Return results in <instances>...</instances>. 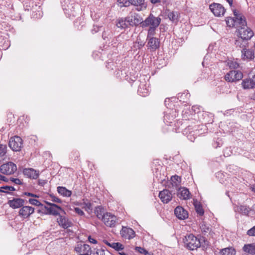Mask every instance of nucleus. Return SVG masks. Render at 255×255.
Masks as SVG:
<instances>
[{
	"label": "nucleus",
	"mask_w": 255,
	"mask_h": 255,
	"mask_svg": "<svg viewBox=\"0 0 255 255\" xmlns=\"http://www.w3.org/2000/svg\"><path fill=\"white\" fill-rule=\"evenodd\" d=\"M185 247L189 250L194 251L201 247L200 239L193 234H187L183 239Z\"/></svg>",
	"instance_id": "nucleus-1"
},
{
	"label": "nucleus",
	"mask_w": 255,
	"mask_h": 255,
	"mask_svg": "<svg viewBox=\"0 0 255 255\" xmlns=\"http://www.w3.org/2000/svg\"><path fill=\"white\" fill-rule=\"evenodd\" d=\"M234 17H227L226 19L227 24L229 27H233L236 25L238 27L240 25L245 26L246 21L245 17L236 9L233 10Z\"/></svg>",
	"instance_id": "nucleus-2"
},
{
	"label": "nucleus",
	"mask_w": 255,
	"mask_h": 255,
	"mask_svg": "<svg viewBox=\"0 0 255 255\" xmlns=\"http://www.w3.org/2000/svg\"><path fill=\"white\" fill-rule=\"evenodd\" d=\"M237 32L238 35L242 39L249 40L254 36L253 31L249 27H247V24L245 26L240 25L238 26Z\"/></svg>",
	"instance_id": "nucleus-3"
},
{
	"label": "nucleus",
	"mask_w": 255,
	"mask_h": 255,
	"mask_svg": "<svg viewBox=\"0 0 255 255\" xmlns=\"http://www.w3.org/2000/svg\"><path fill=\"white\" fill-rule=\"evenodd\" d=\"M8 144L13 151H19L23 147V140L20 137L15 135L10 138Z\"/></svg>",
	"instance_id": "nucleus-4"
},
{
	"label": "nucleus",
	"mask_w": 255,
	"mask_h": 255,
	"mask_svg": "<svg viewBox=\"0 0 255 255\" xmlns=\"http://www.w3.org/2000/svg\"><path fill=\"white\" fill-rule=\"evenodd\" d=\"M102 221L107 227H115L118 223V218L115 215L110 212H106Z\"/></svg>",
	"instance_id": "nucleus-5"
},
{
	"label": "nucleus",
	"mask_w": 255,
	"mask_h": 255,
	"mask_svg": "<svg viewBox=\"0 0 255 255\" xmlns=\"http://www.w3.org/2000/svg\"><path fill=\"white\" fill-rule=\"evenodd\" d=\"M161 22V18L159 17H155L153 14H150L143 21L141 24L142 27L148 26L157 27Z\"/></svg>",
	"instance_id": "nucleus-6"
},
{
	"label": "nucleus",
	"mask_w": 255,
	"mask_h": 255,
	"mask_svg": "<svg viewBox=\"0 0 255 255\" xmlns=\"http://www.w3.org/2000/svg\"><path fill=\"white\" fill-rule=\"evenodd\" d=\"M164 104L167 108L170 110H175V112L176 111H178L180 110H182V112H183L184 110H185L184 109H178V108L181 107V105H180L178 101L175 97L166 98L164 101Z\"/></svg>",
	"instance_id": "nucleus-7"
},
{
	"label": "nucleus",
	"mask_w": 255,
	"mask_h": 255,
	"mask_svg": "<svg viewBox=\"0 0 255 255\" xmlns=\"http://www.w3.org/2000/svg\"><path fill=\"white\" fill-rule=\"evenodd\" d=\"M17 170V166L12 162H7L2 164L0 167L1 173L5 175H11Z\"/></svg>",
	"instance_id": "nucleus-8"
},
{
	"label": "nucleus",
	"mask_w": 255,
	"mask_h": 255,
	"mask_svg": "<svg viewBox=\"0 0 255 255\" xmlns=\"http://www.w3.org/2000/svg\"><path fill=\"white\" fill-rule=\"evenodd\" d=\"M243 75L242 72L232 70L226 74L225 76V79L229 82H234L240 81L243 78Z\"/></svg>",
	"instance_id": "nucleus-9"
},
{
	"label": "nucleus",
	"mask_w": 255,
	"mask_h": 255,
	"mask_svg": "<svg viewBox=\"0 0 255 255\" xmlns=\"http://www.w3.org/2000/svg\"><path fill=\"white\" fill-rule=\"evenodd\" d=\"M149 83L145 80V78L141 79L137 90L138 94L142 97L147 96L149 92Z\"/></svg>",
	"instance_id": "nucleus-10"
},
{
	"label": "nucleus",
	"mask_w": 255,
	"mask_h": 255,
	"mask_svg": "<svg viewBox=\"0 0 255 255\" xmlns=\"http://www.w3.org/2000/svg\"><path fill=\"white\" fill-rule=\"evenodd\" d=\"M128 22L130 26H137L142 22V18L140 15L136 13H131L127 17Z\"/></svg>",
	"instance_id": "nucleus-11"
},
{
	"label": "nucleus",
	"mask_w": 255,
	"mask_h": 255,
	"mask_svg": "<svg viewBox=\"0 0 255 255\" xmlns=\"http://www.w3.org/2000/svg\"><path fill=\"white\" fill-rule=\"evenodd\" d=\"M34 208L29 206H22L18 211V215L23 219L29 218L34 212Z\"/></svg>",
	"instance_id": "nucleus-12"
},
{
	"label": "nucleus",
	"mask_w": 255,
	"mask_h": 255,
	"mask_svg": "<svg viewBox=\"0 0 255 255\" xmlns=\"http://www.w3.org/2000/svg\"><path fill=\"white\" fill-rule=\"evenodd\" d=\"M75 251L80 255H90L91 254V247L87 244H77L75 248Z\"/></svg>",
	"instance_id": "nucleus-13"
},
{
	"label": "nucleus",
	"mask_w": 255,
	"mask_h": 255,
	"mask_svg": "<svg viewBox=\"0 0 255 255\" xmlns=\"http://www.w3.org/2000/svg\"><path fill=\"white\" fill-rule=\"evenodd\" d=\"M209 8L216 16L223 15L225 12L224 7L219 3H213L210 5Z\"/></svg>",
	"instance_id": "nucleus-14"
},
{
	"label": "nucleus",
	"mask_w": 255,
	"mask_h": 255,
	"mask_svg": "<svg viewBox=\"0 0 255 255\" xmlns=\"http://www.w3.org/2000/svg\"><path fill=\"white\" fill-rule=\"evenodd\" d=\"M120 234L123 238L130 240L135 237V232L133 229L128 227L123 226L120 231Z\"/></svg>",
	"instance_id": "nucleus-15"
},
{
	"label": "nucleus",
	"mask_w": 255,
	"mask_h": 255,
	"mask_svg": "<svg viewBox=\"0 0 255 255\" xmlns=\"http://www.w3.org/2000/svg\"><path fill=\"white\" fill-rule=\"evenodd\" d=\"M158 197L164 204L169 203L172 199V193L167 189H164L159 192Z\"/></svg>",
	"instance_id": "nucleus-16"
},
{
	"label": "nucleus",
	"mask_w": 255,
	"mask_h": 255,
	"mask_svg": "<svg viewBox=\"0 0 255 255\" xmlns=\"http://www.w3.org/2000/svg\"><path fill=\"white\" fill-rule=\"evenodd\" d=\"M144 0H126L123 6H128L131 4L137 6V10H142L143 8H145L146 7L144 3Z\"/></svg>",
	"instance_id": "nucleus-17"
},
{
	"label": "nucleus",
	"mask_w": 255,
	"mask_h": 255,
	"mask_svg": "<svg viewBox=\"0 0 255 255\" xmlns=\"http://www.w3.org/2000/svg\"><path fill=\"white\" fill-rule=\"evenodd\" d=\"M241 53V58L244 61H250L255 58V52L253 50L244 47Z\"/></svg>",
	"instance_id": "nucleus-18"
},
{
	"label": "nucleus",
	"mask_w": 255,
	"mask_h": 255,
	"mask_svg": "<svg viewBox=\"0 0 255 255\" xmlns=\"http://www.w3.org/2000/svg\"><path fill=\"white\" fill-rule=\"evenodd\" d=\"M147 47L151 51H155L160 47V41L156 37H150L147 38Z\"/></svg>",
	"instance_id": "nucleus-19"
},
{
	"label": "nucleus",
	"mask_w": 255,
	"mask_h": 255,
	"mask_svg": "<svg viewBox=\"0 0 255 255\" xmlns=\"http://www.w3.org/2000/svg\"><path fill=\"white\" fill-rule=\"evenodd\" d=\"M23 174L26 177L33 179H36L39 175V171L32 168H24L23 170Z\"/></svg>",
	"instance_id": "nucleus-20"
},
{
	"label": "nucleus",
	"mask_w": 255,
	"mask_h": 255,
	"mask_svg": "<svg viewBox=\"0 0 255 255\" xmlns=\"http://www.w3.org/2000/svg\"><path fill=\"white\" fill-rule=\"evenodd\" d=\"M242 85L244 89H250L255 88V75L251 78H246L243 80Z\"/></svg>",
	"instance_id": "nucleus-21"
},
{
	"label": "nucleus",
	"mask_w": 255,
	"mask_h": 255,
	"mask_svg": "<svg viewBox=\"0 0 255 255\" xmlns=\"http://www.w3.org/2000/svg\"><path fill=\"white\" fill-rule=\"evenodd\" d=\"M45 202L47 205L49 206L48 212H47V213H49V215L57 216L59 215V211H62L61 207L54 203H51L48 201H45Z\"/></svg>",
	"instance_id": "nucleus-22"
},
{
	"label": "nucleus",
	"mask_w": 255,
	"mask_h": 255,
	"mask_svg": "<svg viewBox=\"0 0 255 255\" xmlns=\"http://www.w3.org/2000/svg\"><path fill=\"white\" fill-rule=\"evenodd\" d=\"M8 205L12 209H17L21 207L24 204V200L21 198H13L8 200Z\"/></svg>",
	"instance_id": "nucleus-23"
},
{
	"label": "nucleus",
	"mask_w": 255,
	"mask_h": 255,
	"mask_svg": "<svg viewBox=\"0 0 255 255\" xmlns=\"http://www.w3.org/2000/svg\"><path fill=\"white\" fill-rule=\"evenodd\" d=\"M190 95L188 91H184L182 93H179L177 95L176 98L177 101L179 100L178 102L181 106H186V104H183V103L186 102L189 98Z\"/></svg>",
	"instance_id": "nucleus-24"
},
{
	"label": "nucleus",
	"mask_w": 255,
	"mask_h": 255,
	"mask_svg": "<svg viewBox=\"0 0 255 255\" xmlns=\"http://www.w3.org/2000/svg\"><path fill=\"white\" fill-rule=\"evenodd\" d=\"M175 216L179 219L183 220L188 218L187 212L181 206L177 207L174 210Z\"/></svg>",
	"instance_id": "nucleus-25"
},
{
	"label": "nucleus",
	"mask_w": 255,
	"mask_h": 255,
	"mask_svg": "<svg viewBox=\"0 0 255 255\" xmlns=\"http://www.w3.org/2000/svg\"><path fill=\"white\" fill-rule=\"evenodd\" d=\"M177 196L180 199L187 200L190 198L191 194L187 188L180 187L178 190Z\"/></svg>",
	"instance_id": "nucleus-26"
},
{
	"label": "nucleus",
	"mask_w": 255,
	"mask_h": 255,
	"mask_svg": "<svg viewBox=\"0 0 255 255\" xmlns=\"http://www.w3.org/2000/svg\"><path fill=\"white\" fill-rule=\"evenodd\" d=\"M57 222L59 226L64 229H67L72 226V223L65 217L59 216L57 218Z\"/></svg>",
	"instance_id": "nucleus-27"
},
{
	"label": "nucleus",
	"mask_w": 255,
	"mask_h": 255,
	"mask_svg": "<svg viewBox=\"0 0 255 255\" xmlns=\"http://www.w3.org/2000/svg\"><path fill=\"white\" fill-rule=\"evenodd\" d=\"M243 250L246 253L251 255H255V243L245 244L243 248Z\"/></svg>",
	"instance_id": "nucleus-28"
},
{
	"label": "nucleus",
	"mask_w": 255,
	"mask_h": 255,
	"mask_svg": "<svg viewBox=\"0 0 255 255\" xmlns=\"http://www.w3.org/2000/svg\"><path fill=\"white\" fill-rule=\"evenodd\" d=\"M116 25L118 28H120L121 29H126L129 25L128 22L127 17L125 18H119L118 19Z\"/></svg>",
	"instance_id": "nucleus-29"
},
{
	"label": "nucleus",
	"mask_w": 255,
	"mask_h": 255,
	"mask_svg": "<svg viewBox=\"0 0 255 255\" xmlns=\"http://www.w3.org/2000/svg\"><path fill=\"white\" fill-rule=\"evenodd\" d=\"M105 243L118 252L122 251L124 249V246L120 243H110L106 241Z\"/></svg>",
	"instance_id": "nucleus-30"
},
{
	"label": "nucleus",
	"mask_w": 255,
	"mask_h": 255,
	"mask_svg": "<svg viewBox=\"0 0 255 255\" xmlns=\"http://www.w3.org/2000/svg\"><path fill=\"white\" fill-rule=\"evenodd\" d=\"M57 192L64 197H69L72 195L71 191L68 190L66 187L63 186H58L57 187Z\"/></svg>",
	"instance_id": "nucleus-31"
},
{
	"label": "nucleus",
	"mask_w": 255,
	"mask_h": 255,
	"mask_svg": "<svg viewBox=\"0 0 255 255\" xmlns=\"http://www.w3.org/2000/svg\"><path fill=\"white\" fill-rule=\"evenodd\" d=\"M76 205H80V204ZM82 206V208L86 212L89 213L92 211V204L87 199H83L82 203L80 204Z\"/></svg>",
	"instance_id": "nucleus-32"
},
{
	"label": "nucleus",
	"mask_w": 255,
	"mask_h": 255,
	"mask_svg": "<svg viewBox=\"0 0 255 255\" xmlns=\"http://www.w3.org/2000/svg\"><path fill=\"white\" fill-rule=\"evenodd\" d=\"M236 253V250L233 247L224 248L220 252V255H235Z\"/></svg>",
	"instance_id": "nucleus-33"
},
{
	"label": "nucleus",
	"mask_w": 255,
	"mask_h": 255,
	"mask_svg": "<svg viewBox=\"0 0 255 255\" xmlns=\"http://www.w3.org/2000/svg\"><path fill=\"white\" fill-rule=\"evenodd\" d=\"M95 213L97 217L102 220L103 219L105 213H104V208L101 206L96 207L95 209Z\"/></svg>",
	"instance_id": "nucleus-34"
},
{
	"label": "nucleus",
	"mask_w": 255,
	"mask_h": 255,
	"mask_svg": "<svg viewBox=\"0 0 255 255\" xmlns=\"http://www.w3.org/2000/svg\"><path fill=\"white\" fill-rule=\"evenodd\" d=\"M170 180L172 186L177 187L180 184L181 182V178L179 176L175 175L171 177Z\"/></svg>",
	"instance_id": "nucleus-35"
},
{
	"label": "nucleus",
	"mask_w": 255,
	"mask_h": 255,
	"mask_svg": "<svg viewBox=\"0 0 255 255\" xmlns=\"http://www.w3.org/2000/svg\"><path fill=\"white\" fill-rule=\"evenodd\" d=\"M238 210L240 213L245 215H248L251 211L250 207L245 205H241L239 206L238 207Z\"/></svg>",
	"instance_id": "nucleus-36"
},
{
	"label": "nucleus",
	"mask_w": 255,
	"mask_h": 255,
	"mask_svg": "<svg viewBox=\"0 0 255 255\" xmlns=\"http://www.w3.org/2000/svg\"><path fill=\"white\" fill-rule=\"evenodd\" d=\"M144 45V42L141 40L139 37H137L136 41L133 44V49H139L141 48Z\"/></svg>",
	"instance_id": "nucleus-37"
},
{
	"label": "nucleus",
	"mask_w": 255,
	"mask_h": 255,
	"mask_svg": "<svg viewBox=\"0 0 255 255\" xmlns=\"http://www.w3.org/2000/svg\"><path fill=\"white\" fill-rule=\"evenodd\" d=\"M112 35V33L110 29H105L103 31L102 37L104 40H108Z\"/></svg>",
	"instance_id": "nucleus-38"
},
{
	"label": "nucleus",
	"mask_w": 255,
	"mask_h": 255,
	"mask_svg": "<svg viewBox=\"0 0 255 255\" xmlns=\"http://www.w3.org/2000/svg\"><path fill=\"white\" fill-rule=\"evenodd\" d=\"M15 190V189L13 186H4L0 188V192L9 193V191H13Z\"/></svg>",
	"instance_id": "nucleus-39"
},
{
	"label": "nucleus",
	"mask_w": 255,
	"mask_h": 255,
	"mask_svg": "<svg viewBox=\"0 0 255 255\" xmlns=\"http://www.w3.org/2000/svg\"><path fill=\"white\" fill-rule=\"evenodd\" d=\"M195 208L196 212L200 215L203 216L204 214V209L200 204H196L195 205Z\"/></svg>",
	"instance_id": "nucleus-40"
},
{
	"label": "nucleus",
	"mask_w": 255,
	"mask_h": 255,
	"mask_svg": "<svg viewBox=\"0 0 255 255\" xmlns=\"http://www.w3.org/2000/svg\"><path fill=\"white\" fill-rule=\"evenodd\" d=\"M168 17L172 22H174L177 19V14L173 11H170L168 13Z\"/></svg>",
	"instance_id": "nucleus-41"
},
{
	"label": "nucleus",
	"mask_w": 255,
	"mask_h": 255,
	"mask_svg": "<svg viewBox=\"0 0 255 255\" xmlns=\"http://www.w3.org/2000/svg\"><path fill=\"white\" fill-rule=\"evenodd\" d=\"M28 202L33 205H35L36 206H43V204H42L39 201L35 199L30 198L28 200Z\"/></svg>",
	"instance_id": "nucleus-42"
},
{
	"label": "nucleus",
	"mask_w": 255,
	"mask_h": 255,
	"mask_svg": "<svg viewBox=\"0 0 255 255\" xmlns=\"http://www.w3.org/2000/svg\"><path fill=\"white\" fill-rule=\"evenodd\" d=\"M6 146L5 145H0V158L4 156L6 152Z\"/></svg>",
	"instance_id": "nucleus-43"
},
{
	"label": "nucleus",
	"mask_w": 255,
	"mask_h": 255,
	"mask_svg": "<svg viewBox=\"0 0 255 255\" xmlns=\"http://www.w3.org/2000/svg\"><path fill=\"white\" fill-rule=\"evenodd\" d=\"M228 65L231 69H237L239 67V64L236 61H230L228 62Z\"/></svg>",
	"instance_id": "nucleus-44"
},
{
	"label": "nucleus",
	"mask_w": 255,
	"mask_h": 255,
	"mask_svg": "<svg viewBox=\"0 0 255 255\" xmlns=\"http://www.w3.org/2000/svg\"><path fill=\"white\" fill-rule=\"evenodd\" d=\"M157 27L154 26H150L147 34V38L152 37L151 36L153 35L155 32V30Z\"/></svg>",
	"instance_id": "nucleus-45"
},
{
	"label": "nucleus",
	"mask_w": 255,
	"mask_h": 255,
	"mask_svg": "<svg viewBox=\"0 0 255 255\" xmlns=\"http://www.w3.org/2000/svg\"><path fill=\"white\" fill-rule=\"evenodd\" d=\"M49 197L51 198V201H53V202H56L58 203H62L61 200L58 198L57 197L55 196L53 194H50Z\"/></svg>",
	"instance_id": "nucleus-46"
},
{
	"label": "nucleus",
	"mask_w": 255,
	"mask_h": 255,
	"mask_svg": "<svg viewBox=\"0 0 255 255\" xmlns=\"http://www.w3.org/2000/svg\"><path fill=\"white\" fill-rule=\"evenodd\" d=\"M247 235L251 237H255V226L249 229L247 232Z\"/></svg>",
	"instance_id": "nucleus-47"
},
{
	"label": "nucleus",
	"mask_w": 255,
	"mask_h": 255,
	"mask_svg": "<svg viewBox=\"0 0 255 255\" xmlns=\"http://www.w3.org/2000/svg\"><path fill=\"white\" fill-rule=\"evenodd\" d=\"M244 40V39H242V38H239L238 39H237L235 41V44L236 45V46L239 47H241H241H244V45L243 44Z\"/></svg>",
	"instance_id": "nucleus-48"
},
{
	"label": "nucleus",
	"mask_w": 255,
	"mask_h": 255,
	"mask_svg": "<svg viewBox=\"0 0 255 255\" xmlns=\"http://www.w3.org/2000/svg\"><path fill=\"white\" fill-rule=\"evenodd\" d=\"M9 180L16 185H22L23 184L22 181L18 178L10 177Z\"/></svg>",
	"instance_id": "nucleus-49"
},
{
	"label": "nucleus",
	"mask_w": 255,
	"mask_h": 255,
	"mask_svg": "<svg viewBox=\"0 0 255 255\" xmlns=\"http://www.w3.org/2000/svg\"><path fill=\"white\" fill-rule=\"evenodd\" d=\"M92 255H105V251L103 249H97Z\"/></svg>",
	"instance_id": "nucleus-50"
},
{
	"label": "nucleus",
	"mask_w": 255,
	"mask_h": 255,
	"mask_svg": "<svg viewBox=\"0 0 255 255\" xmlns=\"http://www.w3.org/2000/svg\"><path fill=\"white\" fill-rule=\"evenodd\" d=\"M135 251L138 252L139 253L141 254H145V253L146 252V250L144 249L143 248L140 247H136L135 248Z\"/></svg>",
	"instance_id": "nucleus-51"
},
{
	"label": "nucleus",
	"mask_w": 255,
	"mask_h": 255,
	"mask_svg": "<svg viewBox=\"0 0 255 255\" xmlns=\"http://www.w3.org/2000/svg\"><path fill=\"white\" fill-rule=\"evenodd\" d=\"M74 211L76 213H77L79 216H83L84 215V212L80 208L78 207L74 208Z\"/></svg>",
	"instance_id": "nucleus-52"
},
{
	"label": "nucleus",
	"mask_w": 255,
	"mask_h": 255,
	"mask_svg": "<svg viewBox=\"0 0 255 255\" xmlns=\"http://www.w3.org/2000/svg\"><path fill=\"white\" fill-rule=\"evenodd\" d=\"M41 207V211L43 214H44L45 215H49V213H47V212H48L49 207L44 206L43 205V206Z\"/></svg>",
	"instance_id": "nucleus-53"
},
{
	"label": "nucleus",
	"mask_w": 255,
	"mask_h": 255,
	"mask_svg": "<svg viewBox=\"0 0 255 255\" xmlns=\"http://www.w3.org/2000/svg\"><path fill=\"white\" fill-rule=\"evenodd\" d=\"M192 110L193 111V112H195L196 110H199L200 111H203V109L200 106L194 105V106H192Z\"/></svg>",
	"instance_id": "nucleus-54"
},
{
	"label": "nucleus",
	"mask_w": 255,
	"mask_h": 255,
	"mask_svg": "<svg viewBox=\"0 0 255 255\" xmlns=\"http://www.w3.org/2000/svg\"><path fill=\"white\" fill-rule=\"evenodd\" d=\"M47 183V181L46 180L44 179H39L38 181V185L43 186L46 183Z\"/></svg>",
	"instance_id": "nucleus-55"
},
{
	"label": "nucleus",
	"mask_w": 255,
	"mask_h": 255,
	"mask_svg": "<svg viewBox=\"0 0 255 255\" xmlns=\"http://www.w3.org/2000/svg\"><path fill=\"white\" fill-rule=\"evenodd\" d=\"M24 195L27 196H30L33 197H38V196H37L36 194H34L29 192H24Z\"/></svg>",
	"instance_id": "nucleus-56"
},
{
	"label": "nucleus",
	"mask_w": 255,
	"mask_h": 255,
	"mask_svg": "<svg viewBox=\"0 0 255 255\" xmlns=\"http://www.w3.org/2000/svg\"><path fill=\"white\" fill-rule=\"evenodd\" d=\"M88 241L91 243L96 244L97 243V241L94 238H92L91 236L88 237Z\"/></svg>",
	"instance_id": "nucleus-57"
},
{
	"label": "nucleus",
	"mask_w": 255,
	"mask_h": 255,
	"mask_svg": "<svg viewBox=\"0 0 255 255\" xmlns=\"http://www.w3.org/2000/svg\"><path fill=\"white\" fill-rule=\"evenodd\" d=\"M100 27L97 26H94L93 29H92V33H96L97 31L99 30Z\"/></svg>",
	"instance_id": "nucleus-58"
},
{
	"label": "nucleus",
	"mask_w": 255,
	"mask_h": 255,
	"mask_svg": "<svg viewBox=\"0 0 255 255\" xmlns=\"http://www.w3.org/2000/svg\"><path fill=\"white\" fill-rule=\"evenodd\" d=\"M1 177H0V180H1V181H5V182H7L8 181V179L7 178L4 176H2L1 175Z\"/></svg>",
	"instance_id": "nucleus-59"
},
{
	"label": "nucleus",
	"mask_w": 255,
	"mask_h": 255,
	"mask_svg": "<svg viewBox=\"0 0 255 255\" xmlns=\"http://www.w3.org/2000/svg\"><path fill=\"white\" fill-rule=\"evenodd\" d=\"M72 8L75 9V7H74V6H72ZM75 16V10L74 9H73V10L71 11V14H69V16Z\"/></svg>",
	"instance_id": "nucleus-60"
},
{
	"label": "nucleus",
	"mask_w": 255,
	"mask_h": 255,
	"mask_svg": "<svg viewBox=\"0 0 255 255\" xmlns=\"http://www.w3.org/2000/svg\"><path fill=\"white\" fill-rule=\"evenodd\" d=\"M205 228L203 227V226L202 225V230L204 232H207L209 231V228H206L205 225H204Z\"/></svg>",
	"instance_id": "nucleus-61"
},
{
	"label": "nucleus",
	"mask_w": 255,
	"mask_h": 255,
	"mask_svg": "<svg viewBox=\"0 0 255 255\" xmlns=\"http://www.w3.org/2000/svg\"><path fill=\"white\" fill-rule=\"evenodd\" d=\"M125 0H118V1L121 3V4H122V5H121V6H123L124 4V2H125Z\"/></svg>",
	"instance_id": "nucleus-62"
},
{
	"label": "nucleus",
	"mask_w": 255,
	"mask_h": 255,
	"mask_svg": "<svg viewBox=\"0 0 255 255\" xmlns=\"http://www.w3.org/2000/svg\"><path fill=\"white\" fill-rule=\"evenodd\" d=\"M119 253L120 255H127V254L125 253L123 250L122 251L119 252Z\"/></svg>",
	"instance_id": "nucleus-63"
},
{
	"label": "nucleus",
	"mask_w": 255,
	"mask_h": 255,
	"mask_svg": "<svg viewBox=\"0 0 255 255\" xmlns=\"http://www.w3.org/2000/svg\"><path fill=\"white\" fill-rule=\"evenodd\" d=\"M144 255H153L152 253H149L147 251H146Z\"/></svg>",
	"instance_id": "nucleus-64"
}]
</instances>
